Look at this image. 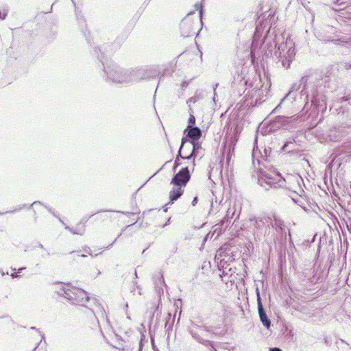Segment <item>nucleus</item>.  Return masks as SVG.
Wrapping results in <instances>:
<instances>
[{"instance_id":"6ab92c4d","label":"nucleus","mask_w":351,"mask_h":351,"mask_svg":"<svg viewBox=\"0 0 351 351\" xmlns=\"http://www.w3.org/2000/svg\"><path fill=\"white\" fill-rule=\"evenodd\" d=\"M66 228L69 230L71 232H72L75 234L82 235L84 234V228L82 230H73L72 228H70L69 227H66Z\"/></svg>"},{"instance_id":"f3484780","label":"nucleus","mask_w":351,"mask_h":351,"mask_svg":"<svg viewBox=\"0 0 351 351\" xmlns=\"http://www.w3.org/2000/svg\"><path fill=\"white\" fill-rule=\"evenodd\" d=\"M273 217L274 219V222L271 223L272 227L274 228H279L280 229H282V226H284L283 221L278 219L276 215H273Z\"/></svg>"},{"instance_id":"ddd939ff","label":"nucleus","mask_w":351,"mask_h":351,"mask_svg":"<svg viewBox=\"0 0 351 351\" xmlns=\"http://www.w3.org/2000/svg\"><path fill=\"white\" fill-rule=\"evenodd\" d=\"M293 117H284L279 116L277 117L273 122L272 128L277 127H284L286 126L290 121H292Z\"/></svg>"},{"instance_id":"423d86ee","label":"nucleus","mask_w":351,"mask_h":351,"mask_svg":"<svg viewBox=\"0 0 351 351\" xmlns=\"http://www.w3.org/2000/svg\"><path fill=\"white\" fill-rule=\"evenodd\" d=\"M64 291V297L74 304L85 306V302H89L87 293L82 289L68 287Z\"/></svg>"},{"instance_id":"7ed1b4c3","label":"nucleus","mask_w":351,"mask_h":351,"mask_svg":"<svg viewBox=\"0 0 351 351\" xmlns=\"http://www.w3.org/2000/svg\"><path fill=\"white\" fill-rule=\"evenodd\" d=\"M101 62L104 65V71L112 82L119 84H125L131 82V73H129V71L124 70L115 64L106 66L104 62L102 60Z\"/></svg>"},{"instance_id":"f704fd0d","label":"nucleus","mask_w":351,"mask_h":351,"mask_svg":"<svg viewBox=\"0 0 351 351\" xmlns=\"http://www.w3.org/2000/svg\"><path fill=\"white\" fill-rule=\"evenodd\" d=\"M281 104H280L277 107H276V109H278V108L280 106Z\"/></svg>"},{"instance_id":"a211bd4d","label":"nucleus","mask_w":351,"mask_h":351,"mask_svg":"<svg viewBox=\"0 0 351 351\" xmlns=\"http://www.w3.org/2000/svg\"><path fill=\"white\" fill-rule=\"evenodd\" d=\"M193 112L190 113V117L188 121L189 125L187 128L193 127V125L195 123V118L194 115L192 114Z\"/></svg>"},{"instance_id":"5701e85b","label":"nucleus","mask_w":351,"mask_h":351,"mask_svg":"<svg viewBox=\"0 0 351 351\" xmlns=\"http://www.w3.org/2000/svg\"><path fill=\"white\" fill-rule=\"evenodd\" d=\"M158 280H159V282H160V283H162V282L163 283V282H164L163 276H162V274H158Z\"/></svg>"},{"instance_id":"c9c22d12","label":"nucleus","mask_w":351,"mask_h":351,"mask_svg":"<svg viewBox=\"0 0 351 351\" xmlns=\"http://www.w3.org/2000/svg\"><path fill=\"white\" fill-rule=\"evenodd\" d=\"M81 256H82V257H85V256H86V255H84V254H82V255H81Z\"/></svg>"},{"instance_id":"b1692460","label":"nucleus","mask_w":351,"mask_h":351,"mask_svg":"<svg viewBox=\"0 0 351 351\" xmlns=\"http://www.w3.org/2000/svg\"><path fill=\"white\" fill-rule=\"evenodd\" d=\"M269 351H282V350L280 348H270Z\"/></svg>"},{"instance_id":"c85d7f7f","label":"nucleus","mask_w":351,"mask_h":351,"mask_svg":"<svg viewBox=\"0 0 351 351\" xmlns=\"http://www.w3.org/2000/svg\"><path fill=\"white\" fill-rule=\"evenodd\" d=\"M254 154H255V149H254L252 151V157H254Z\"/></svg>"},{"instance_id":"f257e3e1","label":"nucleus","mask_w":351,"mask_h":351,"mask_svg":"<svg viewBox=\"0 0 351 351\" xmlns=\"http://www.w3.org/2000/svg\"><path fill=\"white\" fill-rule=\"evenodd\" d=\"M274 43V56L281 62L283 67L288 69L295 55L293 40L289 37L285 38L282 35H278L275 36Z\"/></svg>"},{"instance_id":"393cba45","label":"nucleus","mask_w":351,"mask_h":351,"mask_svg":"<svg viewBox=\"0 0 351 351\" xmlns=\"http://www.w3.org/2000/svg\"><path fill=\"white\" fill-rule=\"evenodd\" d=\"M217 86V84H216L215 87L214 88V97H213V100L214 101L215 100V95H216L215 90H216Z\"/></svg>"},{"instance_id":"bb28decb","label":"nucleus","mask_w":351,"mask_h":351,"mask_svg":"<svg viewBox=\"0 0 351 351\" xmlns=\"http://www.w3.org/2000/svg\"><path fill=\"white\" fill-rule=\"evenodd\" d=\"M11 276L12 278H16L18 276V275L16 274H12Z\"/></svg>"},{"instance_id":"e433bc0d","label":"nucleus","mask_w":351,"mask_h":351,"mask_svg":"<svg viewBox=\"0 0 351 351\" xmlns=\"http://www.w3.org/2000/svg\"><path fill=\"white\" fill-rule=\"evenodd\" d=\"M85 306H86V308H90V306H86V304H85Z\"/></svg>"},{"instance_id":"412c9836","label":"nucleus","mask_w":351,"mask_h":351,"mask_svg":"<svg viewBox=\"0 0 351 351\" xmlns=\"http://www.w3.org/2000/svg\"><path fill=\"white\" fill-rule=\"evenodd\" d=\"M197 201H198L197 197H195L194 199L192 201V205L193 206H195L197 204Z\"/></svg>"},{"instance_id":"39448f33","label":"nucleus","mask_w":351,"mask_h":351,"mask_svg":"<svg viewBox=\"0 0 351 351\" xmlns=\"http://www.w3.org/2000/svg\"><path fill=\"white\" fill-rule=\"evenodd\" d=\"M295 86H293L290 91L281 100L280 104H285L288 108L298 110L301 106L305 103L308 96L306 93H302L303 91L297 93L294 90Z\"/></svg>"},{"instance_id":"473e14b6","label":"nucleus","mask_w":351,"mask_h":351,"mask_svg":"<svg viewBox=\"0 0 351 351\" xmlns=\"http://www.w3.org/2000/svg\"><path fill=\"white\" fill-rule=\"evenodd\" d=\"M349 157L351 158V151L349 152Z\"/></svg>"},{"instance_id":"4c0bfd02","label":"nucleus","mask_w":351,"mask_h":351,"mask_svg":"<svg viewBox=\"0 0 351 351\" xmlns=\"http://www.w3.org/2000/svg\"><path fill=\"white\" fill-rule=\"evenodd\" d=\"M85 306H86V308H90V306H86V304H85Z\"/></svg>"},{"instance_id":"4be33fe9","label":"nucleus","mask_w":351,"mask_h":351,"mask_svg":"<svg viewBox=\"0 0 351 351\" xmlns=\"http://www.w3.org/2000/svg\"><path fill=\"white\" fill-rule=\"evenodd\" d=\"M84 251H85V252H86L89 255H90V256L93 255L92 254V250L89 247H87V248L84 249Z\"/></svg>"},{"instance_id":"aec40b11","label":"nucleus","mask_w":351,"mask_h":351,"mask_svg":"<svg viewBox=\"0 0 351 351\" xmlns=\"http://www.w3.org/2000/svg\"><path fill=\"white\" fill-rule=\"evenodd\" d=\"M8 12V9H4L3 12L0 11V19H5V16H7Z\"/></svg>"},{"instance_id":"9b49d317","label":"nucleus","mask_w":351,"mask_h":351,"mask_svg":"<svg viewBox=\"0 0 351 351\" xmlns=\"http://www.w3.org/2000/svg\"><path fill=\"white\" fill-rule=\"evenodd\" d=\"M312 106L315 107L317 111L324 112L326 110V103L325 96L321 95L314 97L312 99Z\"/></svg>"},{"instance_id":"f8f14e48","label":"nucleus","mask_w":351,"mask_h":351,"mask_svg":"<svg viewBox=\"0 0 351 351\" xmlns=\"http://www.w3.org/2000/svg\"><path fill=\"white\" fill-rule=\"evenodd\" d=\"M187 132L186 137L191 138L190 141H195L202 136V131L197 127L187 128L184 133Z\"/></svg>"},{"instance_id":"2eb2a0df","label":"nucleus","mask_w":351,"mask_h":351,"mask_svg":"<svg viewBox=\"0 0 351 351\" xmlns=\"http://www.w3.org/2000/svg\"><path fill=\"white\" fill-rule=\"evenodd\" d=\"M187 142L186 141V137H184L182 138V144H181V147L180 148V150H179V153H178V155L177 156L176 160H175V162H174V167H173V170L176 171V169L180 165V163L178 162L179 160V157L183 158L182 156L181 155V152L183 149V147H184V145Z\"/></svg>"},{"instance_id":"cd10ccee","label":"nucleus","mask_w":351,"mask_h":351,"mask_svg":"<svg viewBox=\"0 0 351 351\" xmlns=\"http://www.w3.org/2000/svg\"><path fill=\"white\" fill-rule=\"evenodd\" d=\"M288 143H285V144L284 145V146H283V149H285V147L288 146Z\"/></svg>"},{"instance_id":"20e7f679","label":"nucleus","mask_w":351,"mask_h":351,"mask_svg":"<svg viewBox=\"0 0 351 351\" xmlns=\"http://www.w3.org/2000/svg\"><path fill=\"white\" fill-rule=\"evenodd\" d=\"M258 181V184L265 189L272 187H286L285 179L280 174L275 172H261Z\"/></svg>"},{"instance_id":"1a4fd4ad","label":"nucleus","mask_w":351,"mask_h":351,"mask_svg":"<svg viewBox=\"0 0 351 351\" xmlns=\"http://www.w3.org/2000/svg\"><path fill=\"white\" fill-rule=\"evenodd\" d=\"M129 73H131L130 76L132 77L130 82H138V80L148 78L151 76V71L143 68L134 69L131 71H129Z\"/></svg>"},{"instance_id":"f03ea898","label":"nucleus","mask_w":351,"mask_h":351,"mask_svg":"<svg viewBox=\"0 0 351 351\" xmlns=\"http://www.w3.org/2000/svg\"><path fill=\"white\" fill-rule=\"evenodd\" d=\"M190 178L191 175L189 166L182 168V169L175 174L171 181V184L173 185L169 192L171 201H176L182 195L184 188L186 186Z\"/></svg>"},{"instance_id":"4468645a","label":"nucleus","mask_w":351,"mask_h":351,"mask_svg":"<svg viewBox=\"0 0 351 351\" xmlns=\"http://www.w3.org/2000/svg\"><path fill=\"white\" fill-rule=\"evenodd\" d=\"M268 219H271V218H260V217H254L250 219L251 226H254L255 228L260 229L264 227L266 222H268Z\"/></svg>"},{"instance_id":"6e6552de","label":"nucleus","mask_w":351,"mask_h":351,"mask_svg":"<svg viewBox=\"0 0 351 351\" xmlns=\"http://www.w3.org/2000/svg\"><path fill=\"white\" fill-rule=\"evenodd\" d=\"M256 293L257 296L258 311L260 320L267 328H269L271 326V322L270 319L267 317V314L264 310L263 304L261 302L260 292L258 288L256 289Z\"/></svg>"},{"instance_id":"9d476101","label":"nucleus","mask_w":351,"mask_h":351,"mask_svg":"<svg viewBox=\"0 0 351 351\" xmlns=\"http://www.w3.org/2000/svg\"><path fill=\"white\" fill-rule=\"evenodd\" d=\"M189 148H192V152L189 155L186 156V157L182 158L183 159H186L188 160L193 159L191 161V167L193 170L195 166V158L199 155V151L202 149V147L199 143L195 141H189Z\"/></svg>"},{"instance_id":"2f4dec72","label":"nucleus","mask_w":351,"mask_h":351,"mask_svg":"<svg viewBox=\"0 0 351 351\" xmlns=\"http://www.w3.org/2000/svg\"><path fill=\"white\" fill-rule=\"evenodd\" d=\"M115 241H116V239L114 241V242H113L112 244H110V246H112V244L115 242ZM108 247H109V246H108V247H107L106 248H108Z\"/></svg>"},{"instance_id":"0eeeda50","label":"nucleus","mask_w":351,"mask_h":351,"mask_svg":"<svg viewBox=\"0 0 351 351\" xmlns=\"http://www.w3.org/2000/svg\"><path fill=\"white\" fill-rule=\"evenodd\" d=\"M180 32L184 37H189L195 34L196 27L193 19L191 16V12L189 13L180 23Z\"/></svg>"},{"instance_id":"dca6fc26","label":"nucleus","mask_w":351,"mask_h":351,"mask_svg":"<svg viewBox=\"0 0 351 351\" xmlns=\"http://www.w3.org/2000/svg\"><path fill=\"white\" fill-rule=\"evenodd\" d=\"M235 213V208H230L227 210L226 215L224 217V218L222 220L223 223L228 222L230 219H232L233 216Z\"/></svg>"},{"instance_id":"a878e982","label":"nucleus","mask_w":351,"mask_h":351,"mask_svg":"<svg viewBox=\"0 0 351 351\" xmlns=\"http://www.w3.org/2000/svg\"><path fill=\"white\" fill-rule=\"evenodd\" d=\"M202 9H201L199 10V18H200V21H202Z\"/></svg>"},{"instance_id":"72a5a7b5","label":"nucleus","mask_w":351,"mask_h":351,"mask_svg":"<svg viewBox=\"0 0 351 351\" xmlns=\"http://www.w3.org/2000/svg\"><path fill=\"white\" fill-rule=\"evenodd\" d=\"M195 7L197 8V9H198L199 8L198 4H195Z\"/></svg>"},{"instance_id":"c756f323","label":"nucleus","mask_w":351,"mask_h":351,"mask_svg":"<svg viewBox=\"0 0 351 351\" xmlns=\"http://www.w3.org/2000/svg\"><path fill=\"white\" fill-rule=\"evenodd\" d=\"M189 102H193V101H194L193 100V98L191 97V98H190V99H189Z\"/></svg>"},{"instance_id":"7c9ffc66","label":"nucleus","mask_w":351,"mask_h":351,"mask_svg":"<svg viewBox=\"0 0 351 351\" xmlns=\"http://www.w3.org/2000/svg\"><path fill=\"white\" fill-rule=\"evenodd\" d=\"M37 204H38V202H34L32 204V206H33V205H36Z\"/></svg>"}]
</instances>
